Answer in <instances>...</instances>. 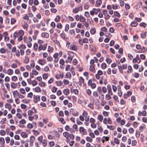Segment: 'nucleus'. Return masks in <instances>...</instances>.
I'll use <instances>...</instances> for the list:
<instances>
[{
    "mask_svg": "<svg viewBox=\"0 0 147 147\" xmlns=\"http://www.w3.org/2000/svg\"><path fill=\"white\" fill-rule=\"evenodd\" d=\"M102 88L100 86H98L97 89V91L98 92L99 94H101L102 93Z\"/></svg>",
    "mask_w": 147,
    "mask_h": 147,
    "instance_id": "obj_53",
    "label": "nucleus"
},
{
    "mask_svg": "<svg viewBox=\"0 0 147 147\" xmlns=\"http://www.w3.org/2000/svg\"><path fill=\"white\" fill-rule=\"evenodd\" d=\"M38 45L37 43H35L34 45L33 48L35 51L36 52L38 51Z\"/></svg>",
    "mask_w": 147,
    "mask_h": 147,
    "instance_id": "obj_42",
    "label": "nucleus"
},
{
    "mask_svg": "<svg viewBox=\"0 0 147 147\" xmlns=\"http://www.w3.org/2000/svg\"><path fill=\"white\" fill-rule=\"evenodd\" d=\"M23 40L25 43H26L27 46L29 48H31L32 46L31 42L32 39L31 37L27 36H24L23 38Z\"/></svg>",
    "mask_w": 147,
    "mask_h": 147,
    "instance_id": "obj_2",
    "label": "nucleus"
},
{
    "mask_svg": "<svg viewBox=\"0 0 147 147\" xmlns=\"http://www.w3.org/2000/svg\"><path fill=\"white\" fill-rule=\"evenodd\" d=\"M63 94L66 95H67L69 94V90L68 89H65L63 90Z\"/></svg>",
    "mask_w": 147,
    "mask_h": 147,
    "instance_id": "obj_49",
    "label": "nucleus"
},
{
    "mask_svg": "<svg viewBox=\"0 0 147 147\" xmlns=\"http://www.w3.org/2000/svg\"><path fill=\"white\" fill-rule=\"evenodd\" d=\"M133 71L131 65H129L128 66V70L127 71V74H129L132 73Z\"/></svg>",
    "mask_w": 147,
    "mask_h": 147,
    "instance_id": "obj_30",
    "label": "nucleus"
},
{
    "mask_svg": "<svg viewBox=\"0 0 147 147\" xmlns=\"http://www.w3.org/2000/svg\"><path fill=\"white\" fill-rule=\"evenodd\" d=\"M7 73L9 75H11L13 74V71L12 69H9L7 70Z\"/></svg>",
    "mask_w": 147,
    "mask_h": 147,
    "instance_id": "obj_38",
    "label": "nucleus"
},
{
    "mask_svg": "<svg viewBox=\"0 0 147 147\" xmlns=\"http://www.w3.org/2000/svg\"><path fill=\"white\" fill-rule=\"evenodd\" d=\"M83 10V7L82 6H79L76 7L72 9V12L74 14H76L79 11H82Z\"/></svg>",
    "mask_w": 147,
    "mask_h": 147,
    "instance_id": "obj_5",
    "label": "nucleus"
},
{
    "mask_svg": "<svg viewBox=\"0 0 147 147\" xmlns=\"http://www.w3.org/2000/svg\"><path fill=\"white\" fill-rule=\"evenodd\" d=\"M139 25L140 26L144 27V28H145L147 26L146 24V23L144 22H142L140 23Z\"/></svg>",
    "mask_w": 147,
    "mask_h": 147,
    "instance_id": "obj_63",
    "label": "nucleus"
},
{
    "mask_svg": "<svg viewBox=\"0 0 147 147\" xmlns=\"http://www.w3.org/2000/svg\"><path fill=\"white\" fill-rule=\"evenodd\" d=\"M88 85L90 86L92 89H95L96 86V84L94 82H92L91 79L89 80L88 82Z\"/></svg>",
    "mask_w": 147,
    "mask_h": 147,
    "instance_id": "obj_8",
    "label": "nucleus"
},
{
    "mask_svg": "<svg viewBox=\"0 0 147 147\" xmlns=\"http://www.w3.org/2000/svg\"><path fill=\"white\" fill-rule=\"evenodd\" d=\"M132 94V92L130 91H128L127 94H123V98L125 99H126L128 97L130 96Z\"/></svg>",
    "mask_w": 147,
    "mask_h": 147,
    "instance_id": "obj_25",
    "label": "nucleus"
},
{
    "mask_svg": "<svg viewBox=\"0 0 147 147\" xmlns=\"http://www.w3.org/2000/svg\"><path fill=\"white\" fill-rule=\"evenodd\" d=\"M26 123V121L24 119H22L21 120L19 121V124L18 125L19 127H24V125H23L25 124Z\"/></svg>",
    "mask_w": 147,
    "mask_h": 147,
    "instance_id": "obj_22",
    "label": "nucleus"
},
{
    "mask_svg": "<svg viewBox=\"0 0 147 147\" xmlns=\"http://www.w3.org/2000/svg\"><path fill=\"white\" fill-rule=\"evenodd\" d=\"M63 136L66 138V141L68 142L70 141V139L74 140V135L71 134H69L67 132H65L63 133Z\"/></svg>",
    "mask_w": 147,
    "mask_h": 147,
    "instance_id": "obj_3",
    "label": "nucleus"
},
{
    "mask_svg": "<svg viewBox=\"0 0 147 147\" xmlns=\"http://www.w3.org/2000/svg\"><path fill=\"white\" fill-rule=\"evenodd\" d=\"M70 49L74 51H77L78 50L77 45H75L74 44H72L70 45Z\"/></svg>",
    "mask_w": 147,
    "mask_h": 147,
    "instance_id": "obj_23",
    "label": "nucleus"
},
{
    "mask_svg": "<svg viewBox=\"0 0 147 147\" xmlns=\"http://www.w3.org/2000/svg\"><path fill=\"white\" fill-rule=\"evenodd\" d=\"M59 54L57 53H55L53 55V57L54 58V61L55 63H57L59 60V58L58 57Z\"/></svg>",
    "mask_w": 147,
    "mask_h": 147,
    "instance_id": "obj_19",
    "label": "nucleus"
},
{
    "mask_svg": "<svg viewBox=\"0 0 147 147\" xmlns=\"http://www.w3.org/2000/svg\"><path fill=\"white\" fill-rule=\"evenodd\" d=\"M107 65L105 63H103L101 64V67L102 69H104L107 68Z\"/></svg>",
    "mask_w": 147,
    "mask_h": 147,
    "instance_id": "obj_61",
    "label": "nucleus"
},
{
    "mask_svg": "<svg viewBox=\"0 0 147 147\" xmlns=\"http://www.w3.org/2000/svg\"><path fill=\"white\" fill-rule=\"evenodd\" d=\"M107 88L108 90V94H110L111 95H113V93L112 91L111 85L109 84L107 85Z\"/></svg>",
    "mask_w": 147,
    "mask_h": 147,
    "instance_id": "obj_18",
    "label": "nucleus"
},
{
    "mask_svg": "<svg viewBox=\"0 0 147 147\" xmlns=\"http://www.w3.org/2000/svg\"><path fill=\"white\" fill-rule=\"evenodd\" d=\"M7 51V49L4 48H1L0 49V53L1 54H5Z\"/></svg>",
    "mask_w": 147,
    "mask_h": 147,
    "instance_id": "obj_33",
    "label": "nucleus"
},
{
    "mask_svg": "<svg viewBox=\"0 0 147 147\" xmlns=\"http://www.w3.org/2000/svg\"><path fill=\"white\" fill-rule=\"evenodd\" d=\"M80 15H79L78 14H76L74 16V18L77 21H80Z\"/></svg>",
    "mask_w": 147,
    "mask_h": 147,
    "instance_id": "obj_60",
    "label": "nucleus"
},
{
    "mask_svg": "<svg viewBox=\"0 0 147 147\" xmlns=\"http://www.w3.org/2000/svg\"><path fill=\"white\" fill-rule=\"evenodd\" d=\"M5 106L6 108L8 109L9 110L11 109V105L8 103H6Z\"/></svg>",
    "mask_w": 147,
    "mask_h": 147,
    "instance_id": "obj_54",
    "label": "nucleus"
},
{
    "mask_svg": "<svg viewBox=\"0 0 147 147\" xmlns=\"http://www.w3.org/2000/svg\"><path fill=\"white\" fill-rule=\"evenodd\" d=\"M82 115L83 116L84 118H85V120L86 122L89 121V120L90 116L88 115L87 112L84 111Z\"/></svg>",
    "mask_w": 147,
    "mask_h": 147,
    "instance_id": "obj_13",
    "label": "nucleus"
},
{
    "mask_svg": "<svg viewBox=\"0 0 147 147\" xmlns=\"http://www.w3.org/2000/svg\"><path fill=\"white\" fill-rule=\"evenodd\" d=\"M141 60L140 58L138 55H137L135 58H134L133 59L132 62L133 63H140Z\"/></svg>",
    "mask_w": 147,
    "mask_h": 147,
    "instance_id": "obj_11",
    "label": "nucleus"
},
{
    "mask_svg": "<svg viewBox=\"0 0 147 147\" xmlns=\"http://www.w3.org/2000/svg\"><path fill=\"white\" fill-rule=\"evenodd\" d=\"M70 112L74 116H77L79 115L78 112L76 111H75L74 109H71L70 110Z\"/></svg>",
    "mask_w": 147,
    "mask_h": 147,
    "instance_id": "obj_16",
    "label": "nucleus"
},
{
    "mask_svg": "<svg viewBox=\"0 0 147 147\" xmlns=\"http://www.w3.org/2000/svg\"><path fill=\"white\" fill-rule=\"evenodd\" d=\"M101 10L100 9H97L94 8L92 9V10L90 11V13L91 16H93L94 14H97L98 12L101 13Z\"/></svg>",
    "mask_w": 147,
    "mask_h": 147,
    "instance_id": "obj_6",
    "label": "nucleus"
},
{
    "mask_svg": "<svg viewBox=\"0 0 147 147\" xmlns=\"http://www.w3.org/2000/svg\"><path fill=\"white\" fill-rule=\"evenodd\" d=\"M110 94H106L105 97L106 99L107 100H109L111 99V96Z\"/></svg>",
    "mask_w": 147,
    "mask_h": 147,
    "instance_id": "obj_55",
    "label": "nucleus"
},
{
    "mask_svg": "<svg viewBox=\"0 0 147 147\" xmlns=\"http://www.w3.org/2000/svg\"><path fill=\"white\" fill-rule=\"evenodd\" d=\"M47 43L44 44L43 45H39L38 49V51L40 52L42 50H45L47 48Z\"/></svg>",
    "mask_w": 147,
    "mask_h": 147,
    "instance_id": "obj_9",
    "label": "nucleus"
},
{
    "mask_svg": "<svg viewBox=\"0 0 147 147\" xmlns=\"http://www.w3.org/2000/svg\"><path fill=\"white\" fill-rule=\"evenodd\" d=\"M17 83H15L13 82H11V87L13 89L16 88L17 86Z\"/></svg>",
    "mask_w": 147,
    "mask_h": 147,
    "instance_id": "obj_36",
    "label": "nucleus"
},
{
    "mask_svg": "<svg viewBox=\"0 0 147 147\" xmlns=\"http://www.w3.org/2000/svg\"><path fill=\"white\" fill-rule=\"evenodd\" d=\"M34 90L35 92H41V90L39 86L36 87L34 89Z\"/></svg>",
    "mask_w": 147,
    "mask_h": 147,
    "instance_id": "obj_40",
    "label": "nucleus"
},
{
    "mask_svg": "<svg viewBox=\"0 0 147 147\" xmlns=\"http://www.w3.org/2000/svg\"><path fill=\"white\" fill-rule=\"evenodd\" d=\"M53 48L52 47L49 46L48 47V51L49 52L52 53L53 51Z\"/></svg>",
    "mask_w": 147,
    "mask_h": 147,
    "instance_id": "obj_51",
    "label": "nucleus"
},
{
    "mask_svg": "<svg viewBox=\"0 0 147 147\" xmlns=\"http://www.w3.org/2000/svg\"><path fill=\"white\" fill-rule=\"evenodd\" d=\"M97 118L98 119L100 122H102L103 119V117L101 115H99L98 116Z\"/></svg>",
    "mask_w": 147,
    "mask_h": 147,
    "instance_id": "obj_43",
    "label": "nucleus"
},
{
    "mask_svg": "<svg viewBox=\"0 0 147 147\" xmlns=\"http://www.w3.org/2000/svg\"><path fill=\"white\" fill-rule=\"evenodd\" d=\"M114 15L117 17H121V15L119 12L116 11H114Z\"/></svg>",
    "mask_w": 147,
    "mask_h": 147,
    "instance_id": "obj_52",
    "label": "nucleus"
},
{
    "mask_svg": "<svg viewBox=\"0 0 147 147\" xmlns=\"http://www.w3.org/2000/svg\"><path fill=\"white\" fill-rule=\"evenodd\" d=\"M60 36L62 39L65 41H66L67 39H69L68 38L66 37L65 34L63 32L61 33L60 34Z\"/></svg>",
    "mask_w": 147,
    "mask_h": 147,
    "instance_id": "obj_24",
    "label": "nucleus"
},
{
    "mask_svg": "<svg viewBox=\"0 0 147 147\" xmlns=\"http://www.w3.org/2000/svg\"><path fill=\"white\" fill-rule=\"evenodd\" d=\"M127 64L126 63L123 64L121 66H118V68L119 72L120 73L123 74V70L127 69Z\"/></svg>",
    "mask_w": 147,
    "mask_h": 147,
    "instance_id": "obj_4",
    "label": "nucleus"
},
{
    "mask_svg": "<svg viewBox=\"0 0 147 147\" xmlns=\"http://www.w3.org/2000/svg\"><path fill=\"white\" fill-rule=\"evenodd\" d=\"M20 49V52L21 55L22 56L24 54L25 52L24 50L26 48V47L25 45L23 44L20 45L19 47Z\"/></svg>",
    "mask_w": 147,
    "mask_h": 147,
    "instance_id": "obj_7",
    "label": "nucleus"
},
{
    "mask_svg": "<svg viewBox=\"0 0 147 147\" xmlns=\"http://www.w3.org/2000/svg\"><path fill=\"white\" fill-rule=\"evenodd\" d=\"M16 22V20L13 18H12L11 19V24H14Z\"/></svg>",
    "mask_w": 147,
    "mask_h": 147,
    "instance_id": "obj_59",
    "label": "nucleus"
},
{
    "mask_svg": "<svg viewBox=\"0 0 147 147\" xmlns=\"http://www.w3.org/2000/svg\"><path fill=\"white\" fill-rule=\"evenodd\" d=\"M29 62V57L27 56L25 57V59L24 61V63L25 64H27Z\"/></svg>",
    "mask_w": 147,
    "mask_h": 147,
    "instance_id": "obj_32",
    "label": "nucleus"
},
{
    "mask_svg": "<svg viewBox=\"0 0 147 147\" xmlns=\"http://www.w3.org/2000/svg\"><path fill=\"white\" fill-rule=\"evenodd\" d=\"M147 35V32H145L141 34L140 36L142 38H146V36Z\"/></svg>",
    "mask_w": 147,
    "mask_h": 147,
    "instance_id": "obj_44",
    "label": "nucleus"
},
{
    "mask_svg": "<svg viewBox=\"0 0 147 147\" xmlns=\"http://www.w3.org/2000/svg\"><path fill=\"white\" fill-rule=\"evenodd\" d=\"M99 93L97 91H94L93 92V95L94 97H98V96L99 95Z\"/></svg>",
    "mask_w": 147,
    "mask_h": 147,
    "instance_id": "obj_50",
    "label": "nucleus"
},
{
    "mask_svg": "<svg viewBox=\"0 0 147 147\" xmlns=\"http://www.w3.org/2000/svg\"><path fill=\"white\" fill-rule=\"evenodd\" d=\"M24 33V32L22 30H20L18 32H15L13 34V39L15 40L18 38V41L20 42L23 39L22 36Z\"/></svg>",
    "mask_w": 147,
    "mask_h": 147,
    "instance_id": "obj_1",
    "label": "nucleus"
},
{
    "mask_svg": "<svg viewBox=\"0 0 147 147\" xmlns=\"http://www.w3.org/2000/svg\"><path fill=\"white\" fill-rule=\"evenodd\" d=\"M79 131L80 132H82L83 134L84 135H86L87 134V132L86 129H85L84 127H80Z\"/></svg>",
    "mask_w": 147,
    "mask_h": 147,
    "instance_id": "obj_21",
    "label": "nucleus"
},
{
    "mask_svg": "<svg viewBox=\"0 0 147 147\" xmlns=\"http://www.w3.org/2000/svg\"><path fill=\"white\" fill-rule=\"evenodd\" d=\"M79 82L78 84L80 86H82V84H83L84 86H86V83L84 82V79L82 77L80 76L79 78Z\"/></svg>",
    "mask_w": 147,
    "mask_h": 147,
    "instance_id": "obj_10",
    "label": "nucleus"
},
{
    "mask_svg": "<svg viewBox=\"0 0 147 147\" xmlns=\"http://www.w3.org/2000/svg\"><path fill=\"white\" fill-rule=\"evenodd\" d=\"M20 92L23 94H25L26 92L25 90L23 88H21L19 89Z\"/></svg>",
    "mask_w": 147,
    "mask_h": 147,
    "instance_id": "obj_62",
    "label": "nucleus"
},
{
    "mask_svg": "<svg viewBox=\"0 0 147 147\" xmlns=\"http://www.w3.org/2000/svg\"><path fill=\"white\" fill-rule=\"evenodd\" d=\"M138 23L137 22H136V21H133L132 22L131 24V25L132 27H136L138 25Z\"/></svg>",
    "mask_w": 147,
    "mask_h": 147,
    "instance_id": "obj_46",
    "label": "nucleus"
},
{
    "mask_svg": "<svg viewBox=\"0 0 147 147\" xmlns=\"http://www.w3.org/2000/svg\"><path fill=\"white\" fill-rule=\"evenodd\" d=\"M37 111L34 107H33L31 110H30L28 111V114L29 116H31L34 113H36Z\"/></svg>",
    "mask_w": 147,
    "mask_h": 147,
    "instance_id": "obj_15",
    "label": "nucleus"
},
{
    "mask_svg": "<svg viewBox=\"0 0 147 147\" xmlns=\"http://www.w3.org/2000/svg\"><path fill=\"white\" fill-rule=\"evenodd\" d=\"M57 88L55 86H53L52 88L51 91L53 93L56 92L57 90Z\"/></svg>",
    "mask_w": 147,
    "mask_h": 147,
    "instance_id": "obj_64",
    "label": "nucleus"
},
{
    "mask_svg": "<svg viewBox=\"0 0 147 147\" xmlns=\"http://www.w3.org/2000/svg\"><path fill=\"white\" fill-rule=\"evenodd\" d=\"M41 36L45 38H47L49 36V34L46 32H43L41 34Z\"/></svg>",
    "mask_w": 147,
    "mask_h": 147,
    "instance_id": "obj_31",
    "label": "nucleus"
},
{
    "mask_svg": "<svg viewBox=\"0 0 147 147\" xmlns=\"http://www.w3.org/2000/svg\"><path fill=\"white\" fill-rule=\"evenodd\" d=\"M38 63L40 65H43L46 63V61L45 59H40L38 61Z\"/></svg>",
    "mask_w": 147,
    "mask_h": 147,
    "instance_id": "obj_20",
    "label": "nucleus"
},
{
    "mask_svg": "<svg viewBox=\"0 0 147 147\" xmlns=\"http://www.w3.org/2000/svg\"><path fill=\"white\" fill-rule=\"evenodd\" d=\"M69 33L72 36L75 35V30L73 29L70 30L69 32Z\"/></svg>",
    "mask_w": 147,
    "mask_h": 147,
    "instance_id": "obj_37",
    "label": "nucleus"
},
{
    "mask_svg": "<svg viewBox=\"0 0 147 147\" xmlns=\"http://www.w3.org/2000/svg\"><path fill=\"white\" fill-rule=\"evenodd\" d=\"M12 94L14 98L18 97V96L19 92L17 90L12 92Z\"/></svg>",
    "mask_w": 147,
    "mask_h": 147,
    "instance_id": "obj_29",
    "label": "nucleus"
},
{
    "mask_svg": "<svg viewBox=\"0 0 147 147\" xmlns=\"http://www.w3.org/2000/svg\"><path fill=\"white\" fill-rule=\"evenodd\" d=\"M138 115L140 116H141L142 115L143 116H146V112L144 110L142 112L139 111L138 113Z\"/></svg>",
    "mask_w": 147,
    "mask_h": 147,
    "instance_id": "obj_26",
    "label": "nucleus"
},
{
    "mask_svg": "<svg viewBox=\"0 0 147 147\" xmlns=\"http://www.w3.org/2000/svg\"><path fill=\"white\" fill-rule=\"evenodd\" d=\"M40 143L42 144L43 146L45 147L47 145V141L46 140L44 139Z\"/></svg>",
    "mask_w": 147,
    "mask_h": 147,
    "instance_id": "obj_35",
    "label": "nucleus"
},
{
    "mask_svg": "<svg viewBox=\"0 0 147 147\" xmlns=\"http://www.w3.org/2000/svg\"><path fill=\"white\" fill-rule=\"evenodd\" d=\"M14 53H15V55L17 57H20V55H21L20 50L18 49L16 50Z\"/></svg>",
    "mask_w": 147,
    "mask_h": 147,
    "instance_id": "obj_47",
    "label": "nucleus"
},
{
    "mask_svg": "<svg viewBox=\"0 0 147 147\" xmlns=\"http://www.w3.org/2000/svg\"><path fill=\"white\" fill-rule=\"evenodd\" d=\"M86 140L87 141L90 142H92L93 141L92 138L89 136H87L86 137Z\"/></svg>",
    "mask_w": 147,
    "mask_h": 147,
    "instance_id": "obj_58",
    "label": "nucleus"
},
{
    "mask_svg": "<svg viewBox=\"0 0 147 147\" xmlns=\"http://www.w3.org/2000/svg\"><path fill=\"white\" fill-rule=\"evenodd\" d=\"M102 4V1L101 0H97L96 1L95 6L99 7Z\"/></svg>",
    "mask_w": 147,
    "mask_h": 147,
    "instance_id": "obj_28",
    "label": "nucleus"
},
{
    "mask_svg": "<svg viewBox=\"0 0 147 147\" xmlns=\"http://www.w3.org/2000/svg\"><path fill=\"white\" fill-rule=\"evenodd\" d=\"M80 21L81 22H84L86 21V19L82 15H80Z\"/></svg>",
    "mask_w": 147,
    "mask_h": 147,
    "instance_id": "obj_45",
    "label": "nucleus"
},
{
    "mask_svg": "<svg viewBox=\"0 0 147 147\" xmlns=\"http://www.w3.org/2000/svg\"><path fill=\"white\" fill-rule=\"evenodd\" d=\"M103 13L105 16L104 18L105 20L109 19L110 18V16L108 13V11L107 10H104L103 11Z\"/></svg>",
    "mask_w": 147,
    "mask_h": 147,
    "instance_id": "obj_17",
    "label": "nucleus"
},
{
    "mask_svg": "<svg viewBox=\"0 0 147 147\" xmlns=\"http://www.w3.org/2000/svg\"><path fill=\"white\" fill-rule=\"evenodd\" d=\"M61 19V18L60 16L58 15L57 16L54 20V21L56 22H58L60 21Z\"/></svg>",
    "mask_w": 147,
    "mask_h": 147,
    "instance_id": "obj_41",
    "label": "nucleus"
},
{
    "mask_svg": "<svg viewBox=\"0 0 147 147\" xmlns=\"http://www.w3.org/2000/svg\"><path fill=\"white\" fill-rule=\"evenodd\" d=\"M40 96L34 94L33 95V102L36 103L38 102L40 100Z\"/></svg>",
    "mask_w": 147,
    "mask_h": 147,
    "instance_id": "obj_12",
    "label": "nucleus"
},
{
    "mask_svg": "<svg viewBox=\"0 0 147 147\" xmlns=\"http://www.w3.org/2000/svg\"><path fill=\"white\" fill-rule=\"evenodd\" d=\"M112 5V9L114 10H116L120 8V7L119 5L117 4H113Z\"/></svg>",
    "mask_w": 147,
    "mask_h": 147,
    "instance_id": "obj_34",
    "label": "nucleus"
},
{
    "mask_svg": "<svg viewBox=\"0 0 147 147\" xmlns=\"http://www.w3.org/2000/svg\"><path fill=\"white\" fill-rule=\"evenodd\" d=\"M36 139L34 136H31L29 140V145L31 147L32 146L34 145V143ZM29 141H27L28 142Z\"/></svg>",
    "mask_w": 147,
    "mask_h": 147,
    "instance_id": "obj_14",
    "label": "nucleus"
},
{
    "mask_svg": "<svg viewBox=\"0 0 147 147\" xmlns=\"http://www.w3.org/2000/svg\"><path fill=\"white\" fill-rule=\"evenodd\" d=\"M23 28L25 29H27L29 27L28 24L26 22H24L22 26Z\"/></svg>",
    "mask_w": 147,
    "mask_h": 147,
    "instance_id": "obj_57",
    "label": "nucleus"
},
{
    "mask_svg": "<svg viewBox=\"0 0 147 147\" xmlns=\"http://www.w3.org/2000/svg\"><path fill=\"white\" fill-rule=\"evenodd\" d=\"M72 59V58L71 57H68L67 60L65 62L66 63H67L68 62L70 63Z\"/></svg>",
    "mask_w": 147,
    "mask_h": 147,
    "instance_id": "obj_56",
    "label": "nucleus"
},
{
    "mask_svg": "<svg viewBox=\"0 0 147 147\" xmlns=\"http://www.w3.org/2000/svg\"><path fill=\"white\" fill-rule=\"evenodd\" d=\"M21 136L22 137L24 138H26L28 136L27 134L25 132H22L21 134Z\"/></svg>",
    "mask_w": 147,
    "mask_h": 147,
    "instance_id": "obj_48",
    "label": "nucleus"
},
{
    "mask_svg": "<svg viewBox=\"0 0 147 147\" xmlns=\"http://www.w3.org/2000/svg\"><path fill=\"white\" fill-rule=\"evenodd\" d=\"M65 76L66 78H68L69 79H71V75L70 72H68L66 73Z\"/></svg>",
    "mask_w": 147,
    "mask_h": 147,
    "instance_id": "obj_39",
    "label": "nucleus"
},
{
    "mask_svg": "<svg viewBox=\"0 0 147 147\" xmlns=\"http://www.w3.org/2000/svg\"><path fill=\"white\" fill-rule=\"evenodd\" d=\"M64 75L63 73H60L59 74H56L55 76V78L57 79H59L60 78L62 79L63 78Z\"/></svg>",
    "mask_w": 147,
    "mask_h": 147,
    "instance_id": "obj_27",
    "label": "nucleus"
}]
</instances>
